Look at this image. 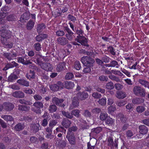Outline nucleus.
Here are the masks:
<instances>
[{
  "label": "nucleus",
  "mask_w": 149,
  "mask_h": 149,
  "mask_svg": "<svg viewBox=\"0 0 149 149\" xmlns=\"http://www.w3.org/2000/svg\"><path fill=\"white\" fill-rule=\"evenodd\" d=\"M77 99H80L81 100H83L87 97L88 96V94L85 92L81 94V93H78L77 94Z\"/></svg>",
  "instance_id": "nucleus-10"
},
{
  "label": "nucleus",
  "mask_w": 149,
  "mask_h": 149,
  "mask_svg": "<svg viewBox=\"0 0 149 149\" xmlns=\"http://www.w3.org/2000/svg\"><path fill=\"white\" fill-rule=\"evenodd\" d=\"M34 76V73L33 71L31 70L30 72L27 74L26 77L29 79L33 78Z\"/></svg>",
  "instance_id": "nucleus-28"
},
{
  "label": "nucleus",
  "mask_w": 149,
  "mask_h": 149,
  "mask_svg": "<svg viewBox=\"0 0 149 149\" xmlns=\"http://www.w3.org/2000/svg\"><path fill=\"white\" fill-rule=\"evenodd\" d=\"M7 106L8 107V108H6V110L7 111H10L12 110L14 107V105L11 103L8 104Z\"/></svg>",
  "instance_id": "nucleus-46"
},
{
  "label": "nucleus",
  "mask_w": 149,
  "mask_h": 149,
  "mask_svg": "<svg viewBox=\"0 0 149 149\" xmlns=\"http://www.w3.org/2000/svg\"><path fill=\"white\" fill-rule=\"evenodd\" d=\"M57 123V122L55 120L51 121L49 123L50 126H52L55 125Z\"/></svg>",
  "instance_id": "nucleus-57"
},
{
  "label": "nucleus",
  "mask_w": 149,
  "mask_h": 149,
  "mask_svg": "<svg viewBox=\"0 0 149 149\" xmlns=\"http://www.w3.org/2000/svg\"><path fill=\"white\" fill-rule=\"evenodd\" d=\"M107 116V114L106 113H101L100 116V118L102 120L105 119Z\"/></svg>",
  "instance_id": "nucleus-39"
},
{
  "label": "nucleus",
  "mask_w": 149,
  "mask_h": 149,
  "mask_svg": "<svg viewBox=\"0 0 149 149\" xmlns=\"http://www.w3.org/2000/svg\"><path fill=\"white\" fill-rule=\"evenodd\" d=\"M63 85L60 82H58L57 85H52L50 86V88L52 91H56L63 88Z\"/></svg>",
  "instance_id": "nucleus-5"
},
{
  "label": "nucleus",
  "mask_w": 149,
  "mask_h": 149,
  "mask_svg": "<svg viewBox=\"0 0 149 149\" xmlns=\"http://www.w3.org/2000/svg\"><path fill=\"white\" fill-rule=\"evenodd\" d=\"M139 129L140 133L142 135L146 134L148 132V129L145 125H142L140 126Z\"/></svg>",
  "instance_id": "nucleus-9"
},
{
  "label": "nucleus",
  "mask_w": 149,
  "mask_h": 149,
  "mask_svg": "<svg viewBox=\"0 0 149 149\" xmlns=\"http://www.w3.org/2000/svg\"><path fill=\"white\" fill-rule=\"evenodd\" d=\"M0 123L2 126V127L3 128H5L6 127V124L4 123L3 121H2L0 118Z\"/></svg>",
  "instance_id": "nucleus-56"
},
{
  "label": "nucleus",
  "mask_w": 149,
  "mask_h": 149,
  "mask_svg": "<svg viewBox=\"0 0 149 149\" xmlns=\"http://www.w3.org/2000/svg\"><path fill=\"white\" fill-rule=\"evenodd\" d=\"M57 41L62 45H64L68 43V40L64 37L59 38L57 39Z\"/></svg>",
  "instance_id": "nucleus-11"
},
{
  "label": "nucleus",
  "mask_w": 149,
  "mask_h": 149,
  "mask_svg": "<svg viewBox=\"0 0 149 149\" xmlns=\"http://www.w3.org/2000/svg\"><path fill=\"white\" fill-rule=\"evenodd\" d=\"M106 99L105 98H102L99 100V103L101 105H105L106 104Z\"/></svg>",
  "instance_id": "nucleus-37"
},
{
  "label": "nucleus",
  "mask_w": 149,
  "mask_h": 149,
  "mask_svg": "<svg viewBox=\"0 0 149 149\" xmlns=\"http://www.w3.org/2000/svg\"><path fill=\"white\" fill-rule=\"evenodd\" d=\"M117 105L119 107L122 106L126 104L125 101H120L117 103Z\"/></svg>",
  "instance_id": "nucleus-50"
},
{
  "label": "nucleus",
  "mask_w": 149,
  "mask_h": 149,
  "mask_svg": "<svg viewBox=\"0 0 149 149\" xmlns=\"http://www.w3.org/2000/svg\"><path fill=\"white\" fill-rule=\"evenodd\" d=\"M41 58H39L37 60V63L40 65L41 68L47 71H51L52 69L51 65L48 63H42L40 60Z\"/></svg>",
  "instance_id": "nucleus-3"
},
{
  "label": "nucleus",
  "mask_w": 149,
  "mask_h": 149,
  "mask_svg": "<svg viewBox=\"0 0 149 149\" xmlns=\"http://www.w3.org/2000/svg\"><path fill=\"white\" fill-rule=\"evenodd\" d=\"M115 86L116 88L118 90H119L122 88V86L119 84H116Z\"/></svg>",
  "instance_id": "nucleus-62"
},
{
  "label": "nucleus",
  "mask_w": 149,
  "mask_h": 149,
  "mask_svg": "<svg viewBox=\"0 0 149 149\" xmlns=\"http://www.w3.org/2000/svg\"><path fill=\"white\" fill-rule=\"evenodd\" d=\"M66 36L68 40H71L75 37L73 35V33L72 32V33H69L66 34Z\"/></svg>",
  "instance_id": "nucleus-31"
},
{
  "label": "nucleus",
  "mask_w": 149,
  "mask_h": 149,
  "mask_svg": "<svg viewBox=\"0 0 149 149\" xmlns=\"http://www.w3.org/2000/svg\"><path fill=\"white\" fill-rule=\"evenodd\" d=\"M134 93L136 95H140L142 97L145 96V91L144 89L140 87L135 86L133 89Z\"/></svg>",
  "instance_id": "nucleus-4"
},
{
  "label": "nucleus",
  "mask_w": 149,
  "mask_h": 149,
  "mask_svg": "<svg viewBox=\"0 0 149 149\" xmlns=\"http://www.w3.org/2000/svg\"><path fill=\"white\" fill-rule=\"evenodd\" d=\"M65 66V63H61L57 66V70L58 71H61L63 70Z\"/></svg>",
  "instance_id": "nucleus-21"
},
{
  "label": "nucleus",
  "mask_w": 149,
  "mask_h": 149,
  "mask_svg": "<svg viewBox=\"0 0 149 149\" xmlns=\"http://www.w3.org/2000/svg\"><path fill=\"white\" fill-rule=\"evenodd\" d=\"M56 110V108L55 105H52L50 106L49 110L50 112H53L55 111Z\"/></svg>",
  "instance_id": "nucleus-38"
},
{
  "label": "nucleus",
  "mask_w": 149,
  "mask_h": 149,
  "mask_svg": "<svg viewBox=\"0 0 149 149\" xmlns=\"http://www.w3.org/2000/svg\"><path fill=\"white\" fill-rule=\"evenodd\" d=\"M109 145H112L113 144V139L111 137L109 138L108 139Z\"/></svg>",
  "instance_id": "nucleus-55"
},
{
  "label": "nucleus",
  "mask_w": 149,
  "mask_h": 149,
  "mask_svg": "<svg viewBox=\"0 0 149 149\" xmlns=\"http://www.w3.org/2000/svg\"><path fill=\"white\" fill-rule=\"evenodd\" d=\"M65 34L64 31H58L56 32V34L58 36H63Z\"/></svg>",
  "instance_id": "nucleus-49"
},
{
  "label": "nucleus",
  "mask_w": 149,
  "mask_h": 149,
  "mask_svg": "<svg viewBox=\"0 0 149 149\" xmlns=\"http://www.w3.org/2000/svg\"><path fill=\"white\" fill-rule=\"evenodd\" d=\"M7 18L8 21H12L14 20L15 17L13 15H10L8 16Z\"/></svg>",
  "instance_id": "nucleus-52"
},
{
  "label": "nucleus",
  "mask_w": 149,
  "mask_h": 149,
  "mask_svg": "<svg viewBox=\"0 0 149 149\" xmlns=\"http://www.w3.org/2000/svg\"><path fill=\"white\" fill-rule=\"evenodd\" d=\"M68 18L71 19V20L73 22H74V21L76 20V18L70 15H69L68 16Z\"/></svg>",
  "instance_id": "nucleus-60"
},
{
  "label": "nucleus",
  "mask_w": 149,
  "mask_h": 149,
  "mask_svg": "<svg viewBox=\"0 0 149 149\" xmlns=\"http://www.w3.org/2000/svg\"><path fill=\"white\" fill-rule=\"evenodd\" d=\"M76 33L79 35L77 36L76 40L81 43V45H86L87 42L86 39L85 37L82 36L81 35H82L83 33L82 31L81 30H77Z\"/></svg>",
  "instance_id": "nucleus-2"
},
{
  "label": "nucleus",
  "mask_w": 149,
  "mask_h": 149,
  "mask_svg": "<svg viewBox=\"0 0 149 149\" xmlns=\"http://www.w3.org/2000/svg\"><path fill=\"white\" fill-rule=\"evenodd\" d=\"M100 80L101 81H107L108 79V78L107 77H105L104 76H100L99 78Z\"/></svg>",
  "instance_id": "nucleus-51"
},
{
  "label": "nucleus",
  "mask_w": 149,
  "mask_h": 149,
  "mask_svg": "<svg viewBox=\"0 0 149 149\" xmlns=\"http://www.w3.org/2000/svg\"><path fill=\"white\" fill-rule=\"evenodd\" d=\"M52 101L53 103H56V104L58 106L62 107L64 106V104H61V103L63 102V100H59L57 98L54 97Z\"/></svg>",
  "instance_id": "nucleus-7"
},
{
  "label": "nucleus",
  "mask_w": 149,
  "mask_h": 149,
  "mask_svg": "<svg viewBox=\"0 0 149 149\" xmlns=\"http://www.w3.org/2000/svg\"><path fill=\"white\" fill-rule=\"evenodd\" d=\"M34 25V23L33 22L31 21H30L28 23L27 28L28 29H30L33 27Z\"/></svg>",
  "instance_id": "nucleus-26"
},
{
  "label": "nucleus",
  "mask_w": 149,
  "mask_h": 149,
  "mask_svg": "<svg viewBox=\"0 0 149 149\" xmlns=\"http://www.w3.org/2000/svg\"><path fill=\"white\" fill-rule=\"evenodd\" d=\"M113 122V119L110 117H107L106 120V123L107 124H112Z\"/></svg>",
  "instance_id": "nucleus-32"
},
{
  "label": "nucleus",
  "mask_w": 149,
  "mask_h": 149,
  "mask_svg": "<svg viewBox=\"0 0 149 149\" xmlns=\"http://www.w3.org/2000/svg\"><path fill=\"white\" fill-rule=\"evenodd\" d=\"M92 96L93 97L95 98H99L101 96V95L100 94H98L97 93H94L92 94Z\"/></svg>",
  "instance_id": "nucleus-47"
},
{
  "label": "nucleus",
  "mask_w": 149,
  "mask_h": 149,
  "mask_svg": "<svg viewBox=\"0 0 149 149\" xmlns=\"http://www.w3.org/2000/svg\"><path fill=\"white\" fill-rule=\"evenodd\" d=\"M47 37V35L45 34H40L36 37V40L38 41H40L42 39L46 38Z\"/></svg>",
  "instance_id": "nucleus-20"
},
{
  "label": "nucleus",
  "mask_w": 149,
  "mask_h": 149,
  "mask_svg": "<svg viewBox=\"0 0 149 149\" xmlns=\"http://www.w3.org/2000/svg\"><path fill=\"white\" fill-rule=\"evenodd\" d=\"M29 14L28 12H26L22 15L20 18V21L22 22L25 21V20H27L29 18Z\"/></svg>",
  "instance_id": "nucleus-8"
},
{
  "label": "nucleus",
  "mask_w": 149,
  "mask_h": 149,
  "mask_svg": "<svg viewBox=\"0 0 149 149\" xmlns=\"http://www.w3.org/2000/svg\"><path fill=\"white\" fill-rule=\"evenodd\" d=\"M29 109V107H27V106L25 105H19V109L22 111H26L28 110Z\"/></svg>",
  "instance_id": "nucleus-29"
},
{
  "label": "nucleus",
  "mask_w": 149,
  "mask_h": 149,
  "mask_svg": "<svg viewBox=\"0 0 149 149\" xmlns=\"http://www.w3.org/2000/svg\"><path fill=\"white\" fill-rule=\"evenodd\" d=\"M63 125L65 128L68 127L70 124V122L68 120H66L65 121L63 120L62 123Z\"/></svg>",
  "instance_id": "nucleus-22"
},
{
  "label": "nucleus",
  "mask_w": 149,
  "mask_h": 149,
  "mask_svg": "<svg viewBox=\"0 0 149 149\" xmlns=\"http://www.w3.org/2000/svg\"><path fill=\"white\" fill-rule=\"evenodd\" d=\"M35 49L36 50L39 51L41 49L40 45L39 43H37L34 45Z\"/></svg>",
  "instance_id": "nucleus-45"
},
{
  "label": "nucleus",
  "mask_w": 149,
  "mask_h": 149,
  "mask_svg": "<svg viewBox=\"0 0 149 149\" xmlns=\"http://www.w3.org/2000/svg\"><path fill=\"white\" fill-rule=\"evenodd\" d=\"M76 98V97H74L72 100V104L74 107L77 106L79 104V102Z\"/></svg>",
  "instance_id": "nucleus-40"
},
{
  "label": "nucleus",
  "mask_w": 149,
  "mask_h": 149,
  "mask_svg": "<svg viewBox=\"0 0 149 149\" xmlns=\"http://www.w3.org/2000/svg\"><path fill=\"white\" fill-rule=\"evenodd\" d=\"M10 33L9 31H8L6 30H3L2 33L1 34V36L4 38H6L8 36L9 34Z\"/></svg>",
  "instance_id": "nucleus-23"
},
{
  "label": "nucleus",
  "mask_w": 149,
  "mask_h": 149,
  "mask_svg": "<svg viewBox=\"0 0 149 149\" xmlns=\"http://www.w3.org/2000/svg\"><path fill=\"white\" fill-rule=\"evenodd\" d=\"M24 92L26 93L31 94L32 93L33 91L31 89L27 88L24 91Z\"/></svg>",
  "instance_id": "nucleus-58"
},
{
  "label": "nucleus",
  "mask_w": 149,
  "mask_h": 149,
  "mask_svg": "<svg viewBox=\"0 0 149 149\" xmlns=\"http://www.w3.org/2000/svg\"><path fill=\"white\" fill-rule=\"evenodd\" d=\"M17 82L19 84L24 86L27 87L29 86L28 82L24 79L19 80L17 81Z\"/></svg>",
  "instance_id": "nucleus-18"
},
{
  "label": "nucleus",
  "mask_w": 149,
  "mask_h": 149,
  "mask_svg": "<svg viewBox=\"0 0 149 149\" xmlns=\"http://www.w3.org/2000/svg\"><path fill=\"white\" fill-rule=\"evenodd\" d=\"M45 25L43 24L39 25L37 28V31L38 33L41 32L45 28Z\"/></svg>",
  "instance_id": "nucleus-24"
},
{
  "label": "nucleus",
  "mask_w": 149,
  "mask_h": 149,
  "mask_svg": "<svg viewBox=\"0 0 149 149\" xmlns=\"http://www.w3.org/2000/svg\"><path fill=\"white\" fill-rule=\"evenodd\" d=\"M15 128L17 130L19 131L23 128V126L21 124H18L15 126Z\"/></svg>",
  "instance_id": "nucleus-41"
},
{
  "label": "nucleus",
  "mask_w": 149,
  "mask_h": 149,
  "mask_svg": "<svg viewBox=\"0 0 149 149\" xmlns=\"http://www.w3.org/2000/svg\"><path fill=\"white\" fill-rule=\"evenodd\" d=\"M1 117L6 121H12L13 118L12 117L7 115H2Z\"/></svg>",
  "instance_id": "nucleus-25"
},
{
  "label": "nucleus",
  "mask_w": 149,
  "mask_h": 149,
  "mask_svg": "<svg viewBox=\"0 0 149 149\" xmlns=\"http://www.w3.org/2000/svg\"><path fill=\"white\" fill-rule=\"evenodd\" d=\"M108 50L110 52V53L113 55L115 54V52L114 51L113 48L111 47H108Z\"/></svg>",
  "instance_id": "nucleus-48"
},
{
  "label": "nucleus",
  "mask_w": 149,
  "mask_h": 149,
  "mask_svg": "<svg viewBox=\"0 0 149 149\" xmlns=\"http://www.w3.org/2000/svg\"><path fill=\"white\" fill-rule=\"evenodd\" d=\"M74 68L77 70H79L80 69L81 66L80 65V63L79 61H77L75 62Z\"/></svg>",
  "instance_id": "nucleus-34"
},
{
  "label": "nucleus",
  "mask_w": 149,
  "mask_h": 149,
  "mask_svg": "<svg viewBox=\"0 0 149 149\" xmlns=\"http://www.w3.org/2000/svg\"><path fill=\"white\" fill-rule=\"evenodd\" d=\"M102 130V128L100 127H98L95 129V131L96 133H98L100 132Z\"/></svg>",
  "instance_id": "nucleus-64"
},
{
  "label": "nucleus",
  "mask_w": 149,
  "mask_h": 149,
  "mask_svg": "<svg viewBox=\"0 0 149 149\" xmlns=\"http://www.w3.org/2000/svg\"><path fill=\"white\" fill-rule=\"evenodd\" d=\"M47 124V120L46 119H44L42 123V125L43 126H46Z\"/></svg>",
  "instance_id": "nucleus-63"
},
{
  "label": "nucleus",
  "mask_w": 149,
  "mask_h": 149,
  "mask_svg": "<svg viewBox=\"0 0 149 149\" xmlns=\"http://www.w3.org/2000/svg\"><path fill=\"white\" fill-rule=\"evenodd\" d=\"M33 105L38 110H36L34 109H33L32 110L35 111L37 113H40V111L39 110L40 108H42L43 107L42 103L41 102H37L34 104Z\"/></svg>",
  "instance_id": "nucleus-6"
},
{
  "label": "nucleus",
  "mask_w": 149,
  "mask_h": 149,
  "mask_svg": "<svg viewBox=\"0 0 149 149\" xmlns=\"http://www.w3.org/2000/svg\"><path fill=\"white\" fill-rule=\"evenodd\" d=\"M79 111L78 110H74L72 111V114L77 117L79 116Z\"/></svg>",
  "instance_id": "nucleus-44"
},
{
  "label": "nucleus",
  "mask_w": 149,
  "mask_h": 149,
  "mask_svg": "<svg viewBox=\"0 0 149 149\" xmlns=\"http://www.w3.org/2000/svg\"><path fill=\"white\" fill-rule=\"evenodd\" d=\"M13 96L16 97L22 98L24 96V93L20 91H16L13 93Z\"/></svg>",
  "instance_id": "nucleus-12"
},
{
  "label": "nucleus",
  "mask_w": 149,
  "mask_h": 149,
  "mask_svg": "<svg viewBox=\"0 0 149 149\" xmlns=\"http://www.w3.org/2000/svg\"><path fill=\"white\" fill-rule=\"evenodd\" d=\"M67 138L71 144H73L74 143L75 140L74 135L70 136L69 133L68 132V135L67 136Z\"/></svg>",
  "instance_id": "nucleus-14"
},
{
  "label": "nucleus",
  "mask_w": 149,
  "mask_h": 149,
  "mask_svg": "<svg viewBox=\"0 0 149 149\" xmlns=\"http://www.w3.org/2000/svg\"><path fill=\"white\" fill-rule=\"evenodd\" d=\"M17 61L19 63H22L24 65H26L29 63H31V62L29 61H25L24 59L23 58L21 57H19L17 58Z\"/></svg>",
  "instance_id": "nucleus-16"
},
{
  "label": "nucleus",
  "mask_w": 149,
  "mask_h": 149,
  "mask_svg": "<svg viewBox=\"0 0 149 149\" xmlns=\"http://www.w3.org/2000/svg\"><path fill=\"white\" fill-rule=\"evenodd\" d=\"M109 77L111 79L114 80L116 81H118L119 79L117 77H116L114 76L110 75L109 76Z\"/></svg>",
  "instance_id": "nucleus-53"
},
{
  "label": "nucleus",
  "mask_w": 149,
  "mask_h": 149,
  "mask_svg": "<svg viewBox=\"0 0 149 149\" xmlns=\"http://www.w3.org/2000/svg\"><path fill=\"white\" fill-rule=\"evenodd\" d=\"M74 86V84L71 82H65L64 83V87L67 89L71 88Z\"/></svg>",
  "instance_id": "nucleus-13"
},
{
  "label": "nucleus",
  "mask_w": 149,
  "mask_h": 149,
  "mask_svg": "<svg viewBox=\"0 0 149 149\" xmlns=\"http://www.w3.org/2000/svg\"><path fill=\"white\" fill-rule=\"evenodd\" d=\"M111 66L114 67L118 65V63L116 61H113L111 62Z\"/></svg>",
  "instance_id": "nucleus-54"
},
{
  "label": "nucleus",
  "mask_w": 149,
  "mask_h": 149,
  "mask_svg": "<svg viewBox=\"0 0 149 149\" xmlns=\"http://www.w3.org/2000/svg\"><path fill=\"white\" fill-rule=\"evenodd\" d=\"M126 96L125 94L123 92L120 91H118L117 92L116 97L117 98L120 99H123Z\"/></svg>",
  "instance_id": "nucleus-17"
},
{
  "label": "nucleus",
  "mask_w": 149,
  "mask_h": 149,
  "mask_svg": "<svg viewBox=\"0 0 149 149\" xmlns=\"http://www.w3.org/2000/svg\"><path fill=\"white\" fill-rule=\"evenodd\" d=\"M81 61L85 66L87 67L84 68L83 72L84 73L90 72L91 70L89 67L93 66V64L95 61L94 60L89 57L84 56L82 58Z\"/></svg>",
  "instance_id": "nucleus-1"
},
{
  "label": "nucleus",
  "mask_w": 149,
  "mask_h": 149,
  "mask_svg": "<svg viewBox=\"0 0 149 149\" xmlns=\"http://www.w3.org/2000/svg\"><path fill=\"white\" fill-rule=\"evenodd\" d=\"M137 111L139 113H142L144 110V108L143 107H138L136 109Z\"/></svg>",
  "instance_id": "nucleus-43"
},
{
  "label": "nucleus",
  "mask_w": 149,
  "mask_h": 149,
  "mask_svg": "<svg viewBox=\"0 0 149 149\" xmlns=\"http://www.w3.org/2000/svg\"><path fill=\"white\" fill-rule=\"evenodd\" d=\"M74 77V75L73 74L71 73H67L65 76V78L67 79H71Z\"/></svg>",
  "instance_id": "nucleus-33"
},
{
  "label": "nucleus",
  "mask_w": 149,
  "mask_h": 149,
  "mask_svg": "<svg viewBox=\"0 0 149 149\" xmlns=\"http://www.w3.org/2000/svg\"><path fill=\"white\" fill-rule=\"evenodd\" d=\"M19 102L21 104H26L31 105L32 104V102H31L25 101L24 100L20 99L19 100Z\"/></svg>",
  "instance_id": "nucleus-36"
},
{
  "label": "nucleus",
  "mask_w": 149,
  "mask_h": 149,
  "mask_svg": "<svg viewBox=\"0 0 149 149\" xmlns=\"http://www.w3.org/2000/svg\"><path fill=\"white\" fill-rule=\"evenodd\" d=\"M143 123L144 124L149 126V119H146L143 120Z\"/></svg>",
  "instance_id": "nucleus-59"
},
{
  "label": "nucleus",
  "mask_w": 149,
  "mask_h": 149,
  "mask_svg": "<svg viewBox=\"0 0 149 149\" xmlns=\"http://www.w3.org/2000/svg\"><path fill=\"white\" fill-rule=\"evenodd\" d=\"M11 66L10 67V68H12L14 67L17 66L18 65V64L13 61L12 62L11 64Z\"/></svg>",
  "instance_id": "nucleus-61"
},
{
  "label": "nucleus",
  "mask_w": 149,
  "mask_h": 149,
  "mask_svg": "<svg viewBox=\"0 0 149 149\" xmlns=\"http://www.w3.org/2000/svg\"><path fill=\"white\" fill-rule=\"evenodd\" d=\"M106 88L109 89H111L113 88V84L111 82L107 83L106 85Z\"/></svg>",
  "instance_id": "nucleus-30"
},
{
  "label": "nucleus",
  "mask_w": 149,
  "mask_h": 149,
  "mask_svg": "<svg viewBox=\"0 0 149 149\" xmlns=\"http://www.w3.org/2000/svg\"><path fill=\"white\" fill-rule=\"evenodd\" d=\"M5 56L9 60L15 58V57L17 56L16 54H12L11 57H9V56H11V54H8V53L5 54Z\"/></svg>",
  "instance_id": "nucleus-19"
},
{
  "label": "nucleus",
  "mask_w": 149,
  "mask_h": 149,
  "mask_svg": "<svg viewBox=\"0 0 149 149\" xmlns=\"http://www.w3.org/2000/svg\"><path fill=\"white\" fill-rule=\"evenodd\" d=\"M139 83L142 86L145 87H149V82L143 79H140L139 80Z\"/></svg>",
  "instance_id": "nucleus-15"
},
{
  "label": "nucleus",
  "mask_w": 149,
  "mask_h": 149,
  "mask_svg": "<svg viewBox=\"0 0 149 149\" xmlns=\"http://www.w3.org/2000/svg\"><path fill=\"white\" fill-rule=\"evenodd\" d=\"M116 108L115 106H110L108 108L109 112L111 113L114 111L116 110Z\"/></svg>",
  "instance_id": "nucleus-42"
},
{
  "label": "nucleus",
  "mask_w": 149,
  "mask_h": 149,
  "mask_svg": "<svg viewBox=\"0 0 149 149\" xmlns=\"http://www.w3.org/2000/svg\"><path fill=\"white\" fill-rule=\"evenodd\" d=\"M17 78V77L13 74H11L8 77V80L10 82H13L15 79H16Z\"/></svg>",
  "instance_id": "nucleus-27"
},
{
  "label": "nucleus",
  "mask_w": 149,
  "mask_h": 149,
  "mask_svg": "<svg viewBox=\"0 0 149 149\" xmlns=\"http://www.w3.org/2000/svg\"><path fill=\"white\" fill-rule=\"evenodd\" d=\"M62 113L63 115L68 118H72V114H70V113H67L64 111H63L62 112Z\"/></svg>",
  "instance_id": "nucleus-35"
}]
</instances>
